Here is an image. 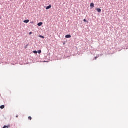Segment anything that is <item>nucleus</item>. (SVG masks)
Here are the masks:
<instances>
[{
    "instance_id": "6e6552de",
    "label": "nucleus",
    "mask_w": 128,
    "mask_h": 128,
    "mask_svg": "<svg viewBox=\"0 0 128 128\" xmlns=\"http://www.w3.org/2000/svg\"><path fill=\"white\" fill-rule=\"evenodd\" d=\"M28 119L30 120H32V116H29L28 118Z\"/></svg>"
},
{
    "instance_id": "f3484780",
    "label": "nucleus",
    "mask_w": 128,
    "mask_h": 128,
    "mask_svg": "<svg viewBox=\"0 0 128 128\" xmlns=\"http://www.w3.org/2000/svg\"><path fill=\"white\" fill-rule=\"evenodd\" d=\"M96 58H98L96 57Z\"/></svg>"
},
{
    "instance_id": "9d476101",
    "label": "nucleus",
    "mask_w": 128,
    "mask_h": 128,
    "mask_svg": "<svg viewBox=\"0 0 128 128\" xmlns=\"http://www.w3.org/2000/svg\"><path fill=\"white\" fill-rule=\"evenodd\" d=\"M33 52L34 54H38V51H34Z\"/></svg>"
},
{
    "instance_id": "a211bd4d",
    "label": "nucleus",
    "mask_w": 128,
    "mask_h": 128,
    "mask_svg": "<svg viewBox=\"0 0 128 128\" xmlns=\"http://www.w3.org/2000/svg\"><path fill=\"white\" fill-rule=\"evenodd\" d=\"M32 24H34V22H32Z\"/></svg>"
},
{
    "instance_id": "2eb2a0df",
    "label": "nucleus",
    "mask_w": 128,
    "mask_h": 128,
    "mask_svg": "<svg viewBox=\"0 0 128 128\" xmlns=\"http://www.w3.org/2000/svg\"><path fill=\"white\" fill-rule=\"evenodd\" d=\"M3 128H6V126H4Z\"/></svg>"
},
{
    "instance_id": "ddd939ff",
    "label": "nucleus",
    "mask_w": 128,
    "mask_h": 128,
    "mask_svg": "<svg viewBox=\"0 0 128 128\" xmlns=\"http://www.w3.org/2000/svg\"><path fill=\"white\" fill-rule=\"evenodd\" d=\"M7 128H10V126H6Z\"/></svg>"
},
{
    "instance_id": "9b49d317",
    "label": "nucleus",
    "mask_w": 128,
    "mask_h": 128,
    "mask_svg": "<svg viewBox=\"0 0 128 128\" xmlns=\"http://www.w3.org/2000/svg\"><path fill=\"white\" fill-rule=\"evenodd\" d=\"M41 52H42V50H38V53L39 54H40Z\"/></svg>"
},
{
    "instance_id": "1a4fd4ad",
    "label": "nucleus",
    "mask_w": 128,
    "mask_h": 128,
    "mask_svg": "<svg viewBox=\"0 0 128 128\" xmlns=\"http://www.w3.org/2000/svg\"><path fill=\"white\" fill-rule=\"evenodd\" d=\"M40 38H44V36H39Z\"/></svg>"
},
{
    "instance_id": "f8f14e48",
    "label": "nucleus",
    "mask_w": 128,
    "mask_h": 128,
    "mask_svg": "<svg viewBox=\"0 0 128 128\" xmlns=\"http://www.w3.org/2000/svg\"><path fill=\"white\" fill-rule=\"evenodd\" d=\"M84 22H86V20L84 19Z\"/></svg>"
},
{
    "instance_id": "dca6fc26",
    "label": "nucleus",
    "mask_w": 128,
    "mask_h": 128,
    "mask_svg": "<svg viewBox=\"0 0 128 128\" xmlns=\"http://www.w3.org/2000/svg\"><path fill=\"white\" fill-rule=\"evenodd\" d=\"M16 118H18V116H16Z\"/></svg>"
},
{
    "instance_id": "4468645a",
    "label": "nucleus",
    "mask_w": 128,
    "mask_h": 128,
    "mask_svg": "<svg viewBox=\"0 0 128 128\" xmlns=\"http://www.w3.org/2000/svg\"><path fill=\"white\" fill-rule=\"evenodd\" d=\"M32 34V32H30V36L31 34Z\"/></svg>"
},
{
    "instance_id": "f257e3e1",
    "label": "nucleus",
    "mask_w": 128,
    "mask_h": 128,
    "mask_svg": "<svg viewBox=\"0 0 128 128\" xmlns=\"http://www.w3.org/2000/svg\"><path fill=\"white\" fill-rule=\"evenodd\" d=\"M96 10H97L98 12H102V10L100 8H96Z\"/></svg>"
},
{
    "instance_id": "39448f33",
    "label": "nucleus",
    "mask_w": 128,
    "mask_h": 128,
    "mask_svg": "<svg viewBox=\"0 0 128 128\" xmlns=\"http://www.w3.org/2000/svg\"><path fill=\"white\" fill-rule=\"evenodd\" d=\"M38 26H42V22H40L38 24Z\"/></svg>"
},
{
    "instance_id": "0eeeda50",
    "label": "nucleus",
    "mask_w": 128,
    "mask_h": 128,
    "mask_svg": "<svg viewBox=\"0 0 128 128\" xmlns=\"http://www.w3.org/2000/svg\"><path fill=\"white\" fill-rule=\"evenodd\" d=\"M0 108L1 110H4V106L2 105V106H0Z\"/></svg>"
},
{
    "instance_id": "20e7f679",
    "label": "nucleus",
    "mask_w": 128,
    "mask_h": 128,
    "mask_svg": "<svg viewBox=\"0 0 128 128\" xmlns=\"http://www.w3.org/2000/svg\"><path fill=\"white\" fill-rule=\"evenodd\" d=\"M24 22L25 24H28V22H30V20H24Z\"/></svg>"
},
{
    "instance_id": "f03ea898",
    "label": "nucleus",
    "mask_w": 128,
    "mask_h": 128,
    "mask_svg": "<svg viewBox=\"0 0 128 128\" xmlns=\"http://www.w3.org/2000/svg\"><path fill=\"white\" fill-rule=\"evenodd\" d=\"M66 38H72V36H70V35H66Z\"/></svg>"
},
{
    "instance_id": "7ed1b4c3",
    "label": "nucleus",
    "mask_w": 128,
    "mask_h": 128,
    "mask_svg": "<svg viewBox=\"0 0 128 128\" xmlns=\"http://www.w3.org/2000/svg\"><path fill=\"white\" fill-rule=\"evenodd\" d=\"M50 8H52V5H50L49 6H47L46 10H50Z\"/></svg>"
},
{
    "instance_id": "423d86ee",
    "label": "nucleus",
    "mask_w": 128,
    "mask_h": 128,
    "mask_svg": "<svg viewBox=\"0 0 128 128\" xmlns=\"http://www.w3.org/2000/svg\"><path fill=\"white\" fill-rule=\"evenodd\" d=\"M90 6L91 8H94V3H91Z\"/></svg>"
}]
</instances>
